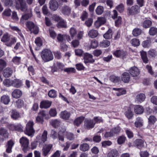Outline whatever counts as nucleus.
<instances>
[{"instance_id":"f3484780","label":"nucleus","mask_w":157,"mask_h":157,"mask_svg":"<svg viewBox=\"0 0 157 157\" xmlns=\"http://www.w3.org/2000/svg\"><path fill=\"white\" fill-rule=\"evenodd\" d=\"M146 98L145 95L144 94H140L136 96L135 101L137 103H141L144 101Z\"/></svg>"},{"instance_id":"864d4df0","label":"nucleus","mask_w":157,"mask_h":157,"mask_svg":"<svg viewBox=\"0 0 157 157\" xmlns=\"http://www.w3.org/2000/svg\"><path fill=\"white\" fill-rule=\"evenodd\" d=\"M48 95L51 98H55L56 96V92L55 90H51L48 92Z\"/></svg>"},{"instance_id":"dca6fc26","label":"nucleus","mask_w":157,"mask_h":157,"mask_svg":"<svg viewBox=\"0 0 157 157\" xmlns=\"http://www.w3.org/2000/svg\"><path fill=\"white\" fill-rule=\"evenodd\" d=\"M122 80L124 83H128L130 80V75L128 73L125 72L121 76Z\"/></svg>"},{"instance_id":"393cba45","label":"nucleus","mask_w":157,"mask_h":157,"mask_svg":"<svg viewBox=\"0 0 157 157\" xmlns=\"http://www.w3.org/2000/svg\"><path fill=\"white\" fill-rule=\"evenodd\" d=\"M84 118L85 117L83 116H81L77 118L74 121V124L77 127L79 126L84 120Z\"/></svg>"},{"instance_id":"72a5a7b5","label":"nucleus","mask_w":157,"mask_h":157,"mask_svg":"<svg viewBox=\"0 0 157 157\" xmlns=\"http://www.w3.org/2000/svg\"><path fill=\"white\" fill-rule=\"evenodd\" d=\"M148 124L150 125H154L157 121L156 117L153 115H151L148 118Z\"/></svg>"},{"instance_id":"7c9ffc66","label":"nucleus","mask_w":157,"mask_h":157,"mask_svg":"<svg viewBox=\"0 0 157 157\" xmlns=\"http://www.w3.org/2000/svg\"><path fill=\"white\" fill-rule=\"evenodd\" d=\"M112 31L111 29H109L104 34V37L105 39H110L112 37Z\"/></svg>"},{"instance_id":"0eeeda50","label":"nucleus","mask_w":157,"mask_h":157,"mask_svg":"<svg viewBox=\"0 0 157 157\" xmlns=\"http://www.w3.org/2000/svg\"><path fill=\"white\" fill-rule=\"evenodd\" d=\"M52 146V145L50 144L44 145L42 150V155L45 157L48 156V155L50 154Z\"/></svg>"},{"instance_id":"c756f323","label":"nucleus","mask_w":157,"mask_h":157,"mask_svg":"<svg viewBox=\"0 0 157 157\" xmlns=\"http://www.w3.org/2000/svg\"><path fill=\"white\" fill-rule=\"evenodd\" d=\"M10 101L9 97L7 95H3L1 98V101L6 105L8 104Z\"/></svg>"},{"instance_id":"4d7b16f0","label":"nucleus","mask_w":157,"mask_h":157,"mask_svg":"<svg viewBox=\"0 0 157 157\" xmlns=\"http://www.w3.org/2000/svg\"><path fill=\"white\" fill-rule=\"evenodd\" d=\"M49 32L51 37L53 39L55 38L56 36V34L55 31L52 28L49 29Z\"/></svg>"},{"instance_id":"7ed1b4c3","label":"nucleus","mask_w":157,"mask_h":157,"mask_svg":"<svg viewBox=\"0 0 157 157\" xmlns=\"http://www.w3.org/2000/svg\"><path fill=\"white\" fill-rule=\"evenodd\" d=\"M16 7L18 10L25 12L28 9V6L24 0H15Z\"/></svg>"},{"instance_id":"9b49d317","label":"nucleus","mask_w":157,"mask_h":157,"mask_svg":"<svg viewBox=\"0 0 157 157\" xmlns=\"http://www.w3.org/2000/svg\"><path fill=\"white\" fill-rule=\"evenodd\" d=\"M49 8L52 10L56 11L59 7V4L56 0H51L49 2Z\"/></svg>"},{"instance_id":"37998d69","label":"nucleus","mask_w":157,"mask_h":157,"mask_svg":"<svg viewBox=\"0 0 157 157\" xmlns=\"http://www.w3.org/2000/svg\"><path fill=\"white\" fill-rule=\"evenodd\" d=\"M117 155L118 151L116 150H113L108 153L107 157H117Z\"/></svg>"},{"instance_id":"69168bd1","label":"nucleus","mask_w":157,"mask_h":157,"mask_svg":"<svg viewBox=\"0 0 157 157\" xmlns=\"http://www.w3.org/2000/svg\"><path fill=\"white\" fill-rule=\"evenodd\" d=\"M116 9H117L120 13H122L124 10V6L121 4L116 7Z\"/></svg>"},{"instance_id":"2f4dec72","label":"nucleus","mask_w":157,"mask_h":157,"mask_svg":"<svg viewBox=\"0 0 157 157\" xmlns=\"http://www.w3.org/2000/svg\"><path fill=\"white\" fill-rule=\"evenodd\" d=\"M149 34L152 36H154L157 34V28L155 27H151L149 29Z\"/></svg>"},{"instance_id":"13d9d810","label":"nucleus","mask_w":157,"mask_h":157,"mask_svg":"<svg viewBox=\"0 0 157 157\" xmlns=\"http://www.w3.org/2000/svg\"><path fill=\"white\" fill-rule=\"evenodd\" d=\"M79 45V42L77 40H74L71 42V46L74 48L78 47Z\"/></svg>"},{"instance_id":"a878e982","label":"nucleus","mask_w":157,"mask_h":157,"mask_svg":"<svg viewBox=\"0 0 157 157\" xmlns=\"http://www.w3.org/2000/svg\"><path fill=\"white\" fill-rule=\"evenodd\" d=\"M124 114L126 117L128 119H131L132 118L134 113L130 108L128 109L125 112Z\"/></svg>"},{"instance_id":"4c0bfd02","label":"nucleus","mask_w":157,"mask_h":157,"mask_svg":"<svg viewBox=\"0 0 157 157\" xmlns=\"http://www.w3.org/2000/svg\"><path fill=\"white\" fill-rule=\"evenodd\" d=\"M0 135L6 138H7L8 137V131L6 129L3 128H0Z\"/></svg>"},{"instance_id":"ddd939ff","label":"nucleus","mask_w":157,"mask_h":157,"mask_svg":"<svg viewBox=\"0 0 157 157\" xmlns=\"http://www.w3.org/2000/svg\"><path fill=\"white\" fill-rule=\"evenodd\" d=\"M70 116V113L66 110L62 111L60 114V117L64 120H69Z\"/></svg>"},{"instance_id":"e433bc0d","label":"nucleus","mask_w":157,"mask_h":157,"mask_svg":"<svg viewBox=\"0 0 157 157\" xmlns=\"http://www.w3.org/2000/svg\"><path fill=\"white\" fill-rule=\"evenodd\" d=\"M48 132L46 130H44L40 137V141H39L40 142H43L44 143L47 140Z\"/></svg>"},{"instance_id":"774afa93","label":"nucleus","mask_w":157,"mask_h":157,"mask_svg":"<svg viewBox=\"0 0 157 157\" xmlns=\"http://www.w3.org/2000/svg\"><path fill=\"white\" fill-rule=\"evenodd\" d=\"M93 22V20L92 19L90 18H89L88 20L86 21L85 23V24L87 27L90 26Z\"/></svg>"},{"instance_id":"c03bdc74","label":"nucleus","mask_w":157,"mask_h":157,"mask_svg":"<svg viewBox=\"0 0 157 157\" xmlns=\"http://www.w3.org/2000/svg\"><path fill=\"white\" fill-rule=\"evenodd\" d=\"M132 45L134 47L138 46L140 44V41L139 39L134 38L131 40Z\"/></svg>"},{"instance_id":"a211bd4d","label":"nucleus","mask_w":157,"mask_h":157,"mask_svg":"<svg viewBox=\"0 0 157 157\" xmlns=\"http://www.w3.org/2000/svg\"><path fill=\"white\" fill-rule=\"evenodd\" d=\"M144 123L143 120L140 117H137L134 123L135 126L136 128H140L143 126Z\"/></svg>"},{"instance_id":"a19ab883","label":"nucleus","mask_w":157,"mask_h":157,"mask_svg":"<svg viewBox=\"0 0 157 157\" xmlns=\"http://www.w3.org/2000/svg\"><path fill=\"white\" fill-rule=\"evenodd\" d=\"M109 79L111 81L114 83H117L119 82L120 80V78L118 76L113 75L110 76Z\"/></svg>"},{"instance_id":"ea45409f","label":"nucleus","mask_w":157,"mask_h":157,"mask_svg":"<svg viewBox=\"0 0 157 157\" xmlns=\"http://www.w3.org/2000/svg\"><path fill=\"white\" fill-rule=\"evenodd\" d=\"M60 121L57 119L52 120L51 121V125L54 128L58 127L60 125Z\"/></svg>"},{"instance_id":"338daca9","label":"nucleus","mask_w":157,"mask_h":157,"mask_svg":"<svg viewBox=\"0 0 157 157\" xmlns=\"http://www.w3.org/2000/svg\"><path fill=\"white\" fill-rule=\"evenodd\" d=\"M75 66L76 69L79 71L84 70L85 68L83 65L81 63L77 64Z\"/></svg>"},{"instance_id":"0e129e2a","label":"nucleus","mask_w":157,"mask_h":157,"mask_svg":"<svg viewBox=\"0 0 157 157\" xmlns=\"http://www.w3.org/2000/svg\"><path fill=\"white\" fill-rule=\"evenodd\" d=\"M75 55L79 56H82L83 52V51L82 49H75Z\"/></svg>"},{"instance_id":"3c124183","label":"nucleus","mask_w":157,"mask_h":157,"mask_svg":"<svg viewBox=\"0 0 157 157\" xmlns=\"http://www.w3.org/2000/svg\"><path fill=\"white\" fill-rule=\"evenodd\" d=\"M32 16V13L31 10L30 11L29 13H26L23 15L22 16V18L25 20H27L29 18Z\"/></svg>"},{"instance_id":"052dcab7","label":"nucleus","mask_w":157,"mask_h":157,"mask_svg":"<svg viewBox=\"0 0 157 157\" xmlns=\"http://www.w3.org/2000/svg\"><path fill=\"white\" fill-rule=\"evenodd\" d=\"M64 71L65 72H67L69 74L71 73H74L75 71V70L74 68L73 67H68L65 68Z\"/></svg>"},{"instance_id":"de8ad7c7","label":"nucleus","mask_w":157,"mask_h":157,"mask_svg":"<svg viewBox=\"0 0 157 157\" xmlns=\"http://www.w3.org/2000/svg\"><path fill=\"white\" fill-rule=\"evenodd\" d=\"M16 105L18 108H20L23 106L24 105V101L21 99H18L16 101Z\"/></svg>"},{"instance_id":"473e14b6","label":"nucleus","mask_w":157,"mask_h":157,"mask_svg":"<svg viewBox=\"0 0 157 157\" xmlns=\"http://www.w3.org/2000/svg\"><path fill=\"white\" fill-rule=\"evenodd\" d=\"M113 89L118 91L116 93V95L117 96H119L125 94L126 93V90L123 89L113 88Z\"/></svg>"},{"instance_id":"5701e85b","label":"nucleus","mask_w":157,"mask_h":157,"mask_svg":"<svg viewBox=\"0 0 157 157\" xmlns=\"http://www.w3.org/2000/svg\"><path fill=\"white\" fill-rule=\"evenodd\" d=\"M11 116L12 119L15 120L18 119L20 117L19 113L15 109L12 110Z\"/></svg>"},{"instance_id":"6e6552de","label":"nucleus","mask_w":157,"mask_h":157,"mask_svg":"<svg viewBox=\"0 0 157 157\" xmlns=\"http://www.w3.org/2000/svg\"><path fill=\"white\" fill-rule=\"evenodd\" d=\"M95 124L94 120L86 119L84 121V127L88 129L93 128Z\"/></svg>"},{"instance_id":"2eb2a0df","label":"nucleus","mask_w":157,"mask_h":157,"mask_svg":"<svg viewBox=\"0 0 157 157\" xmlns=\"http://www.w3.org/2000/svg\"><path fill=\"white\" fill-rule=\"evenodd\" d=\"M134 111L136 114H141L144 113V109L142 106L138 105L135 106Z\"/></svg>"},{"instance_id":"423d86ee","label":"nucleus","mask_w":157,"mask_h":157,"mask_svg":"<svg viewBox=\"0 0 157 157\" xmlns=\"http://www.w3.org/2000/svg\"><path fill=\"white\" fill-rule=\"evenodd\" d=\"M20 142L23 147V151L26 153L29 149V140L26 137H22L20 140Z\"/></svg>"},{"instance_id":"a18cd8bd","label":"nucleus","mask_w":157,"mask_h":157,"mask_svg":"<svg viewBox=\"0 0 157 157\" xmlns=\"http://www.w3.org/2000/svg\"><path fill=\"white\" fill-rule=\"evenodd\" d=\"M110 42L108 40H104L100 43V46L101 47L105 48L107 47L110 45Z\"/></svg>"},{"instance_id":"680f3d73","label":"nucleus","mask_w":157,"mask_h":157,"mask_svg":"<svg viewBox=\"0 0 157 157\" xmlns=\"http://www.w3.org/2000/svg\"><path fill=\"white\" fill-rule=\"evenodd\" d=\"M10 39V38L8 36V34L6 33L3 35L2 38L1 40L3 42H6L9 41Z\"/></svg>"},{"instance_id":"f8f14e48","label":"nucleus","mask_w":157,"mask_h":157,"mask_svg":"<svg viewBox=\"0 0 157 157\" xmlns=\"http://www.w3.org/2000/svg\"><path fill=\"white\" fill-rule=\"evenodd\" d=\"M131 75L133 77L136 76L140 74V71L136 67H131L129 71Z\"/></svg>"},{"instance_id":"58836bf2","label":"nucleus","mask_w":157,"mask_h":157,"mask_svg":"<svg viewBox=\"0 0 157 157\" xmlns=\"http://www.w3.org/2000/svg\"><path fill=\"white\" fill-rule=\"evenodd\" d=\"M89 149V145L86 143H84L81 144L79 147L80 150L85 151L88 150Z\"/></svg>"},{"instance_id":"9d476101","label":"nucleus","mask_w":157,"mask_h":157,"mask_svg":"<svg viewBox=\"0 0 157 157\" xmlns=\"http://www.w3.org/2000/svg\"><path fill=\"white\" fill-rule=\"evenodd\" d=\"M84 62L85 63H93L94 60L93 59V56L92 55L86 53L84 55Z\"/></svg>"},{"instance_id":"b1692460","label":"nucleus","mask_w":157,"mask_h":157,"mask_svg":"<svg viewBox=\"0 0 157 157\" xmlns=\"http://www.w3.org/2000/svg\"><path fill=\"white\" fill-rule=\"evenodd\" d=\"M22 95L21 91L19 89H16L14 90L12 93V97L15 98H20Z\"/></svg>"},{"instance_id":"4be33fe9","label":"nucleus","mask_w":157,"mask_h":157,"mask_svg":"<svg viewBox=\"0 0 157 157\" xmlns=\"http://www.w3.org/2000/svg\"><path fill=\"white\" fill-rule=\"evenodd\" d=\"M14 144V143L12 140H10L7 142L6 145V152L8 153H10L12 152V148Z\"/></svg>"},{"instance_id":"49530a36","label":"nucleus","mask_w":157,"mask_h":157,"mask_svg":"<svg viewBox=\"0 0 157 157\" xmlns=\"http://www.w3.org/2000/svg\"><path fill=\"white\" fill-rule=\"evenodd\" d=\"M126 139V137L122 135L119 136L117 140L118 144H123L125 142Z\"/></svg>"},{"instance_id":"f03ea898","label":"nucleus","mask_w":157,"mask_h":157,"mask_svg":"<svg viewBox=\"0 0 157 157\" xmlns=\"http://www.w3.org/2000/svg\"><path fill=\"white\" fill-rule=\"evenodd\" d=\"M34 123L33 121H29L26 124L25 129L24 130L25 133L28 136H32L35 132V130L33 128Z\"/></svg>"},{"instance_id":"bf43d9fd","label":"nucleus","mask_w":157,"mask_h":157,"mask_svg":"<svg viewBox=\"0 0 157 157\" xmlns=\"http://www.w3.org/2000/svg\"><path fill=\"white\" fill-rule=\"evenodd\" d=\"M125 132L128 138L131 139L133 137V134L132 131L127 128L125 129Z\"/></svg>"},{"instance_id":"c9c22d12","label":"nucleus","mask_w":157,"mask_h":157,"mask_svg":"<svg viewBox=\"0 0 157 157\" xmlns=\"http://www.w3.org/2000/svg\"><path fill=\"white\" fill-rule=\"evenodd\" d=\"M57 27L59 28H66L67 25L66 22L63 19L60 21L57 25Z\"/></svg>"},{"instance_id":"bb28decb","label":"nucleus","mask_w":157,"mask_h":157,"mask_svg":"<svg viewBox=\"0 0 157 157\" xmlns=\"http://www.w3.org/2000/svg\"><path fill=\"white\" fill-rule=\"evenodd\" d=\"M51 104V103L48 101H43L40 102V107L42 108H47L50 106Z\"/></svg>"},{"instance_id":"1a4fd4ad","label":"nucleus","mask_w":157,"mask_h":157,"mask_svg":"<svg viewBox=\"0 0 157 157\" xmlns=\"http://www.w3.org/2000/svg\"><path fill=\"white\" fill-rule=\"evenodd\" d=\"M71 8L70 6L65 5L62 7L61 11L64 15L69 16L71 14Z\"/></svg>"},{"instance_id":"20e7f679","label":"nucleus","mask_w":157,"mask_h":157,"mask_svg":"<svg viewBox=\"0 0 157 157\" xmlns=\"http://www.w3.org/2000/svg\"><path fill=\"white\" fill-rule=\"evenodd\" d=\"M140 11V7L138 5H134L127 9V13L129 16H133L139 13Z\"/></svg>"},{"instance_id":"79ce46f5","label":"nucleus","mask_w":157,"mask_h":157,"mask_svg":"<svg viewBox=\"0 0 157 157\" xmlns=\"http://www.w3.org/2000/svg\"><path fill=\"white\" fill-rule=\"evenodd\" d=\"M142 32V30L139 28H136L132 31V34L134 36H137L140 35Z\"/></svg>"},{"instance_id":"e2e57ef3","label":"nucleus","mask_w":157,"mask_h":157,"mask_svg":"<svg viewBox=\"0 0 157 157\" xmlns=\"http://www.w3.org/2000/svg\"><path fill=\"white\" fill-rule=\"evenodd\" d=\"M57 112L56 109L55 108L51 109L49 111V114L50 116L52 117L56 116L57 115Z\"/></svg>"},{"instance_id":"5fc2aeb1","label":"nucleus","mask_w":157,"mask_h":157,"mask_svg":"<svg viewBox=\"0 0 157 157\" xmlns=\"http://www.w3.org/2000/svg\"><path fill=\"white\" fill-rule=\"evenodd\" d=\"M114 135L112 131L111 130L109 132H106L104 134V136L105 138H108L112 137Z\"/></svg>"},{"instance_id":"cd10ccee","label":"nucleus","mask_w":157,"mask_h":157,"mask_svg":"<svg viewBox=\"0 0 157 157\" xmlns=\"http://www.w3.org/2000/svg\"><path fill=\"white\" fill-rule=\"evenodd\" d=\"M98 34V31L94 29H91L88 33V36L91 38H94L97 36Z\"/></svg>"},{"instance_id":"8fccbe9b","label":"nucleus","mask_w":157,"mask_h":157,"mask_svg":"<svg viewBox=\"0 0 157 157\" xmlns=\"http://www.w3.org/2000/svg\"><path fill=\"white\" fill-rule=\"evenodd\" d=\"M104 8L103 6H98L95 10L96 13L98 15H101L103 12Z\"/></svg>"},{"instance_id":"09e8293b","label":"nucleus","mask_w":157,"mask_h":157,"mask_svg":"<svg viewBox=\"0 0 157 157\" xmlns=\"http://www.w3.org/2000/svg\"><path fill=\"white\" fill-rule=\"evenodd\" d=\"M70 33L72 38H73L74 37L76 36L77 34V31L75 28L72 27L70 29Z\"/></svg>"},{"instance_id":"412c9836","label":"nucleus","mask_w":157,"mask_h":157,"mask_svg":"<svg viewBox=\"0 0 157 157\" xmlns=\"http://www.w3.org/2000/svg\"><path fill=\"white\" fill-rule=\"evenodd\" d=\"M13 73V71L11 68L7 67L4 70L3 75L6 78H8L11 76Z\"/></svg>"},{"instance_id":"39448f33","label":"nucleus","mask_w":157,"mask_h":157,"mask_svg":"<svg viewBox=\"0 0 157 157\" xmlns=\"http://www.w3.org/2000/svg\"><path fill=\"white\" fill-rule=\"evenodd\" d=\"M26 25L31 33H33L35 34H38L39 32L38 27L35 25L33 22L31 21L27 22Z\"/></svg>"},{"instance_id":"6ab92c4d","label":"nucleus","mask_w":157,"mask_h":157,"mask_svg":"<svg viewBox=\"0 0 157 157\" xmlns=\"http://www.w3.org/2000/svg\"><path fill=\"white\" fill-rule=\"evenodd\" d=\"M142 46L145 48H148L151 45V39L150 38L147 37V40L143 41L142 43Z\"/></svg>"},{"instance_id":"603ef678","label":"nucleus","mask_w":157,"mask_h":157,"mask_svg":"<svg viewBox=\"0 0 157 157\" xmlns=\"http://www.w3.org/2000/svg\"><path fill=\"white\" fill-rule=\"evenodd\" d=\"M156 54V52L154 50H150L148 52L149 57L151 58L155 57Z\"/></svg>"},{"instance_id":"aec40b11","label":"nucleus","mask_w":157,"mask_h":157,"mask_svg":"<svg viewBox=\"0 0 157 157\" xmlns=\"http://www.w3.org/2000/svg\"><path fill=\"white\" fill-rule=\"evenodd\" d=\"M115 56L117 57L123 58L126 55V53L122 50H117L113 52Z\"/></svg>"},{"instance_id":"f257e3e1","label":"nucleus","mask_w":157,"mask_h":157,"mask_svg":"<svg viewBox=\"0 0 157 157\" xmlns=\"http://www.w3.org/2000/svg\"><path fill=\"white\" fill-rule=\"evenodd\" d=\"M41 57L45 62H48L52 60L53 59V56L51 51L49 49H44L41 53Z\"/></svg>"},{"instance_id":"6e6d98bb","label":"nucleus","mask_w":157,"mask_h":157,"mask_svg":"<svg viewBox=\"0 0 157 157\" xmlns=\"http://www.w3.org/2000/svg\"><path fill=\"white\" fill-rule=\"evenodd\" d=\"M66 136L67 139L70 140H73L75 138L74 135L70 132H67Z\"/></svg>"},{"instance_id":"4468645a","label":"nucleus","mask_w":157,"mask_h":157,"mask_svg":"<svg viewBox=\"0 0 157 157\" xmlns=\"http://www.w3.org/2000/svg\"><path fill=\"white\" fill-rule=\"evenodd\" d=\"M134 143L135 146L139 149H141L144 147V142L142 139H136Z\"/></svg>"},{"instance_id":"c85d7f7f","label":"nucleus","mask_w":157,"mask_h":157,"mask_svg":"<svg viewBox=\"0 0 157 157\" xmlns=\"http://www.w3.org/2000/svg\"><path fill=\"white\" fill-rule=\"evenodd\" d=\"M140 53L143 62L145 63H148V60L147 57L146 52L144 51H142L140 52Z\"/></svg>"},{"instance_id":"f704fd0d","label":"nucleus","mask_w":157,"mask_h":157,"mask_svg":"<svg viewBox=\"0 0 157 157\" xmlns=\"http://www.w3.org/2000/svg\"><path fill=\"white\" fill-rule=\"evenodd\" d=\"M152 22L149 20H146L144 21L142 23L143 27L145 28L150 27L152 25Z\"/></svg>"}]
</instances>
